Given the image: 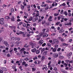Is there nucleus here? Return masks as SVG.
I'll list each match as a JSON object with an SVG mask.
<instances>
[{
  "mask_svg": "<svg viewBox=\"0 0 73 73\" xmlns=\"http://www.w3.org/2000/svg\"><path fill=\"white\" fill-rule=\"evenodd\" d=\"M25 15L26 16H28V13H25Z\"/></svg>",
  "mask_w": 73,
  "mask_h": 73,
  "instance_id": "603ef678",
  "label": "nucleus"
},
{
  "mask_svg": "<svg viewBox=\"0 0 73 73\" xmlns=\"http://www.w3.org/2000/svg\"><path fill=\"white\" fill-rule=\"evenodd\" d=\"M51 61H49V62L48 63V65H50V64H51Z\"/></svg>",
  "mask_w": 73,
  "mask_h": 73,
  "instance_id": "bf43d9fd",
  "label": "nucleus"
},
{
  "mask_svg": "<svg viewBox=\"0 0 73 73\" xmlns=\"http://www.w3.org/2000/svg\"><path fill=\"white\" fill-rule=\"evenodd\" d=\"M45 10H48L49 9V5H48L47 4L46 7L45 8Z\"/></svg>",
  "mask_w": 73,
  "mask_h": 73,
  "instance_id": "a211bd4d",
  "label": "nucleus"
},
{
  "mask_svg": "<svg viewBox=\"0 0 73 73\" xmlns=\"http://www.w3.org/2000/svg\"><path fill=\"white\" fill-rule=\"evenodd\" d=\"M43 42H44V40H40L39 41V43L38 44H39V45H42V44H43Z\"/></svg>",
  "mask_w": 73,
  "mask_h": 73,
  "instance_id": "1a4fd4ad",
  "label": "nucleus"
},
{
  "mask_svg": "<svg viewBox=\"0 0 73 73\" xmlns=\"http://www.w3.org/2000/svg\"><path fill=\"white\" fill-rule=\"evenodd\" d=\"M12 68L13 69H15V68H16V66H12Z\"/></svg>",
  "mask_w": 73,
  "mask_h": 73,
  "instance_id": "13d9d810",
  "label": "nucleus"
},
{
  "mask_svg": "<svg viewBox=\"0 0 73 73\" xmlns=\"http://www.w3.org/2000/svg\"><path fill=\"white\" fill-rule=\"evenodd\" d=\"M37 49L36 48H34L33 49H32L31 50V51L32 52H33L34 53H35V52L36 51Z\"/></svg>",
  "mask_w": 73,
  "mask_h": 73,
  "instance_id": "4468645a",
  "label": "nucleus"
},
{
  "mask_svg": "<svg viewBox=\"0 0 73 73\" xmlns=\"http://www.w3.org/2000/svg\"><path fill=\"white\" fill-rule=\"evenodd\" d=\"M65 32V30L62 28H61L60 30L58 31V32L60 33H63V32Z\"/></svg>",
  "mask_w": 73,
  "mask_h": 73,
  "instance_id": "7ed1b4c3",
  "label": "nucleus"
},
{
  "mask_svg": "<svg viewBox=\"0 0 73 73\" xmlns=\"http://www.w3.org/2000/svg\"><path fill=\"white\" fill-rule=\"evenodd\" d=\"M52 17L51 16L49 17V18L48 19V21H52Z\"/></svg>",
  "mask_w": 73,
  "mask_h": 73,
  "instance_id": "aec40b11",
  "label": "nucleus"
},
{
  "mask_svg": "<svg viewBox=\"0 0 73 73\" xmlns=\"http://www.w3.org/2000/svg\"><path fill=\"white\" fill-rule=\"evenodd\" d=\"M63 12H64V11L63 10V9L62 10L60 13V14H63Z\"/></svg>",
  "mask_w": 73,
  "mask_h": 73,
  "instance_id": "e2e57ef3",
  "label": "nucleus"
},
{
  "mask_svg": "<svg viewBox=\"0 0 73 73\" xmlns=\"http://www.w3.org/2000/svg\"><path fill=\"white\" fill-rule=\"evenodd\" d=\"M48 34H46L45 35H43V37H48Z\"/></svg>",
  "mask_w": 73,
  "mask_h": 73,
  "instance_id": "de8ad7c7",
  "label": "nucleus"
},
{
  "mask_svg": "<svg viewBox=\"0 0 73 73\" xmlns=\"http://www.w3.org/2000/svg\"><path fill=\"white\" fill-rule=\"evenodd\" d=\"M37 57L36 56L35 57L33 58L34 60H37Z\"/></svg>",
  "mask_w": 73,
  "mask_h": 73,
  "instance_id": "864d4df0",
  "label": "nucleus"
},
{
  "mask_svg": "<svg viewBox=\"0 0 73 73\" xmlns=\"http://www.w3.org/2000/svg\"><path fill=\"white\" fill-rule=\"evenodd\" d=\"M68 66L69 68V70H72L73 69V67L70 65V64H68Z\"/></svg>",
  "mask_w": 73,
  "mask_h": 73,
  "instance_id": "39448f33",
  "label": "nucleus"
},
{
  "mask_svg": "<svg viewBox=\"0 0 73 73\" xmlns=\"http://www.w3.org/2000/svg\"><path fill=\"white\" fill-rule=\"evenodd\" d=\"M21 29L23 31H25V29L24 27H22L21 28Z\"/></svg>",
  "mask_w": 73,
  "mask_h": 73,
  "instance_id": "0e129e2a",
  "label": "nucleus"
},
{
  "mask_svg": "<svg viewBox=\"0 0 73 73\" xmlns=\"http://www.w3.org/2000/svg\"><path fill=\"white\" fill-rule=\"evenodd\" d=\"M23 24V23L21 22H19V24L17 23V25L18 26H19L20 25H21L22 24Z\"/></svg>",
  "mask_w": 73,
  "mask_h": 73,
  "instance_id": "b1692460",
  "label": "nucleus"
},
{
  "mask_svg": "<svg viewBox=\"0 0 73 73\" xmlns=\"http://www.w3.org/2000/svg\"><path fill=\"white\" fill-rule=\"evenodd\" d=\"M29 33H32V34H33L34 33V32L33 31H29Z\"/></svg>",
  "mask_w": 73,
  "mask_h": 73,
  "instance_id": "f704fd0d",
  "label": "nucleus"
},
{
  "mask_svg": "<svg viewBox=\"0 0 73 73\" xmlns=\"http://www.w3.org/2000/svg\"><path fill=\"white\" fill-rule=\"evenodd\" d=\"M47 46H48V47L49 48H50V47L51 46V44H50L49 43H47Z\"/></svg>",
  "mask_w": 73,
  "mask_h": 73,
  "instance_id": "412c9836",
  "label": "nucleus"
},
{
  "mask_svg": "<svg viewBox=\"0 0 73 73\" xmlns=\"http://www.w3.org/2000/svg\"><path fill=\"white\" fill-rule=\"evenodd\" d=\"M51 49L52 50V51L53 52H56V50H57V49L56 48H53V47H51Z\"/></svg>",
  "mask_w": 73,
  "mask_h": 73,
  "instance_id": "6e6552de",
  "label": "nucleus"
},
{
  "mask_svg": "<svg viewBox=\"0 0 73 73\" xmlns=\"http://www.w3.org/2000/svg\"><path fill=\"white\" fill-rule=\"evenodd\" d=\"M1 69L4 71H7V69L5 67H1Z\"/></svg>",
  "mask_w": 73,
  "mask_h": 73,
  "instance_id": "ddd939ff",
  "label": "nucleus"
},
{
  "mask_svg": "<svg viewBox=\"0 0 73 73\" xmlns=\"http://www.w3.org/2000/svg\"><path fill=\"white\" fill-rule=\"evenodd\" d=\"M22 25H23V27H26V24L25 23H23Z\"/></svg>",
  "mask_w": 73,
  "mask_h": 73,
  "instance_id": "e433bc0d",
  "label": "nucleus"
},
{
  "mask_svg": "<svg viewBox=\"0 0 73 73\" xmlns=\"http://www.w3.org/2000/svg\"><path fill=\"white\" fill-rule=\"evenodd\" d=\"M32 20H33V18L32 17H31L29 19H27V21H32Z\"/></svg>",
  "mask_w": 73,
  "mask_h": 73,
  "instance_id": "6ab92c4d",
  "label": "nucleus"
},
{
  "mask_svg": "<svg viewBox=\"0 0 73 73\" xmlns=\"http://www.w3.org/2000/svg\"><path fill=\"white\" fill-rule=\"evenodd\" d=\"M61 48H58L57 49V51L58 52H60L61 50Z\"/></svg>",
  "mask_w": 73,
  "mask_h": 73,
  "instance_id": "58836bf2",
  "label": "nucleus"
},
{
  "mask_svg": "<svg viewBox=\"0 0 73 73\" xmlns=\"http://www.w3.org/2000/svg\"><path fill=\"white\" fill-rule=\"evenodd\" d=\"M63 14L65 16H68V13H67V12L66 11L64 12L63 13Z\"/></svg>",
  "mask_w": 73,
  "mask_h": 73,
  "instance_id": "4be33fe9",
  "label": "nucleus"
},
{
  "mask_svg": "<svg viewBox=\"0 0 73 73\" xmlns=\"http://www.w3.org/2000/svg\"><path fill=\"white\" fill-rule=\"evenodd\" d=\"M0 19V21H4V19L3 18H1Z\"/></svg>",
  "mask_w": 73,
  "mask_h": 73,
  "instance_id": "49530a36",
  "label": "nucleus"
},
{
  "mask_svg": "<svg viewBox=\"0 0 73 73\" xmlns=\"http://www.w3.org/2000/svg\"><path fill=\"white\" fill-rule=\"evenodd\" d=\"M44 58H45V57L44 56H43L41 58V60L42 61H43L44 60Z\"/></svg>",
  "mask_w": 73,
  "mask_h": 73,
  "instance_id": "09e8293b",
  "label": "nucleus"
},
{
  "mask_svg": "<svg viewBox=\"0 0 73 73\" xmlns=\"http://www.w3.org/2000/svg\"><path fill=\"white\" fill-rule=\"evenodd\" d=\"M36 54H39V53H40V50H37L36 51Z\"/></svg>",
  "mask_w": 73,
  "mask_h": 73,
  "instance_id": "5701e85b",
  "label": "nucleus"
},
{
  "mask_svg": "<svg viewBox=\"0 0 73 73\" xmlns=\"http://www.w3.org/2000/svg\"><path fill=\"white\" fill-rule=\"evenodd\" d=\"M13 52V48H10L9 49V52L10 53H11Z\"/></svg>",
  "mask_w": 73,
  "mask_h": 73,
  "instance_id": "a878e982",
  "label": "nucleus"
},
{
  "mask_svg": "<svg viewBox=\"0 0 73 73\" xmlns=\"http://www.w3.org/2000/svg\"><path fill=\"white\" fill-rule=\"evenodd\" d=\"M69 61H70V60H66V62H67V63H68V62H69Z\"/></svg>",
  "mask_w": 73,
  "mask_h": 73,
  "instance_id": "338daca9",
  "label": "nucleus"
},
{
  "mask_svg": "<svg viewBox=\"0 0 73 73\" xmlns=\"http://www.w3.org/2000/svg\"><path fill=\"white\" fill-rule=\"evenodd\" d=\"M11 21H15V17L14 16H13L11 17Z\"/></svg>",
  "mask_w": 73,
  "mask_h": 73,
  "instance_id": "f3484780",
  "label": "nucleus"
},
{
  "mask_svg": "<svg viewBox=\"0 0 73 73\" xmlns=\"http://www.w3.org/2000/svg\"><path fill=\"white\" fill-rule=\"evenodd\" d=\"M5 19H10L11 18L9 17L8 16H7L5 17Z\"/></svg>",
  "mask_w": 73,
  "mask_h": 73,
  "instance_id": "7c9ffc66",
  "label": "nucleus"
},
{
  "mask_svg": "<svg viewBox=\"0 0 73 73\" xmlns=\"http://www.w3.org/2000/svg\"><path fill=\"white\" fill-rule=\"evenodd\" d=\"M46 29H44L42 30L43 33H45V32H46L45 31H46Z\"/></svg>",
  "mask_w": 73,
  "mask_h": 73,
  "instance_id": "473e14b6",
  "label": "nucleus"
},
{
  "mask_svg": "<svg viewBox=\"0 0 73 73\" xmlns=\"http://www.w3.org/2000/svg\"><path fill=\"white\" fill-rule=\"evenodd\" d=\"M54 41H55L56 42L57 44H58L59 43V41H58V40H57L56 39H54Z\"/></svg>",
  "mask_w": 73,
  "mask_h": 73,
  "instance_id": "ea45409f",
  "label": "nucleus"
},
{
  "mask_svg": "<svg viewBox=\"0 0 73 73\" xmlns=\"http://www.w3.org/2000/svg\"><path fill=\"white\" fill-rule=\"evenodd\" d=\"M24 8H25V6H24V5H21V10L22 11L24 9Z\"/></svg>",
  "mask_w": 73,
  "mask_h": 73,
  "instance_id": "dca6fc26",
  "label": "nucleus"
},
{
  "mask_svg": "<svg viewBox=\"0 0 73 73\" xmlns=\"http://www.w3.org/2000/svg\"><path fill=\"white\" fill-rule=\"evenodd\" d=\"M60 22H57L56 23V25H58V24H60Z\"/></svg>",
  "mask_w": 73,
  "mask_h": 73,
  "instance_id": "6e6d98bb",
  "label": "nucleus"
},
{
  "mask_svg": "<svg viewBox=\"0 0 73 73\" xmlns=\"http://www.w3.org/2000/svg\"><path fill=\"white\" fill-rule=\"evenodd\" d=\"M32 72H35V70H36V68H32Z\"/></svg>",
  "mask_w": 73,
  "mask_h": 73,
  "instance_id": "72a5a7b5",
  "label": "nucleus"
},
{
  "mask_svg": "<svg viewBox=\"0 0 73 73\" xmlns=\"http://www.w3.org/2000/svg\"><path fill=\"white\" fill-rule=\"evenodd\" d=\"M26 63H27L26 62L24 61L23 62H22V65H25V64H26Z\"/></svg>",
  "mask_w": 73,
  "mask_h": 73,
  "instance_id": "c9c22d12",
  "label": "nucleus"
},
{
  "mask_svg": "<svg viewBox=\"0 0 73 73\" xmlns=\"http://www.w3.org/2000/svg\"><path fill=\"white\" fill-rule=\"evenodd\" d=\"M31 46H32L31 48H35V45H34V44H31Z\"/></svg>",
  "mask_w": 73,
  "mask_h": 73,
  "instance_id": "79ce46f5",
  "label": "nucleus"
},
{
  "mask_svg": "<svg viewBox=\"0 0 73 73\" xmlns=\"http://www.w3.org/2000/svg\"><path fill=\"white\" fill-rule=\"evenodd\" d=\"M48 51H45L43 53V54L44 55H48Z\"/></svg>",
  "mask_w": 73,
  "mask_h": 73,
  "instance_id": "9b49d317",
  "label": "nucleus"
},
{
  "mask_svg": "<svg viewBox=\"0 0 73 73\" xmlns=\"http://www.w3.org/2000/svg\"><path fill=\"white\" fill-rule=\"evenodd\" d=\"M25 36H24V37H29V36H30V35L28 34H26V33H25Z\"/></svg>",
  "mask_w": 73,
  "mask_h": 73,
  "instance_id": "bb28decb",
  "label": "nucleus"
},
{
  "mask_svg": "<svg viewBox=\"0 0 73 73\" xmlns=\"http://www.w3.org/2000/svg\"><path fill=\"white\" fill-rule=\"evenodd\" d=\"M4 43L5 46H7V47H9V45L8 44V42L7 41H5L4 42Z\"/></svg>",
  "mask_w": 73,
  "mask_h": 73,
  "instance_id": "f03ea898",
  "label": "nucleus"
},
{
  "mask_svg": "<svg viewBox=\"0 0 73 73\" xmlns=\"http://www.w3.org/2000/svg\"><path fill=\"white\" fill-rule=\"evenodd\" d=\"M38 17H36L34 19H33L32 21L33 22H35L37 20H38Z\"/></svg>",
  "mask_w": 73,
  "mask_h": 73,
  "instance_id": "2eb2a0df",
  "label": "nucleus"
},
{
  "mask_svg": "<svg viewBox=\"0 0 73 73\" xmlns=\"http://www.w3.org/2000/svg\"><path fill=\"white\" fill-rule=\"evenodd\" d=\"M64 65H65V67H66V66H68V64H66V63H65L64 64Z\"/></svg>",
  "mask_w": 73,
  "mask_h": 73,
  "instance_id": "3c124183",
  "label": "nucleus"
},
{
  "mask_svg": "<svg viewBox=\"0 0 73 73\" xmlns=\"http://www.w3.org/2000/svg\"><path fill=\"white\" fill-rule=\"evenodd\" d=\"M62 45H63V46H68V45H69V44H67L65 43H62Z\"/></svg>",
  "mask_w": 73,
  "mask_h": 73,
  "instance_id": "393cba45",
  "label": "nucleus"
},
{
  "mask_svg": "<svg viewBox=\"0 0 73 73\" xmlns=\"http://www.w3.org/2000/svg\"><path fill=\"white\" fill-rule=\"evenodd\" d=\"M0 24L2 25H3L4 24V22L3 21H0Z\"/></svg>",
  "mask_w": 73,
  "mask_h": 73,
  "instance_id": "2f4dec72",
  "label": "nucleus"
},
{
  "mask_svg": "<svg viewBox=\"0 0 73 73\" xmlns=\"http://www.w3.org/2000/svg\"><path fill=\"white\" fill-rule=\"evenodd\" d=\"M11 13H13L15 11V10L13 9V8H11Z\"/></svg>",
  "mask_w": 73,
  "mask_h": 73,
  "instance_id": "cd10ccee",
  "label": "nucleus"
},
{
  "mask_svg": "<svg viewBox=\"0 0 73 73\" xmlns=\"http://www.w3.org/2000/svg\"><path fill=\"white\" fill-rule=\"evenodd\" d=\"M45 45H46V43H44L43 44H42V46H45Z\"/></svg>",
  "mask_w": 73,
  "mask_h": 73,
  "instance_id": "c03bdc74",
  "label": "nucleus"
},
{
  "mask_svg": "<svg viewBox=\"0 0 73 73\" xmlns=\"http://www.w3.org/2000/svg\"><path fill=\"white\" fill-rule=\"evenodd\" d=\"M0 48L1 49H4L5 48H3V46H2L1 45H0Z\"/></svg>",
  "mask_w": 73,
  "mask_h": 73,
  "instance_id": "052dcab7",
  "label": "nucleus"
},
{
  "mask_svg": "<svg viewBox=\"0 0 73 73\" xmlns=\"http://www.w3.org/2000/svg\"><path fill=\"white\" fill-rule=\"evenodd\" d=\"M58 38L59 40H60L62 42H63V41H64V39L62 38V37H59Z\"/></svg>",
  "mask_w": 73,
  "mask_h": 73,
  "instance_id": "20e7f679",
  "label": "nucleus"
},
{
  "mask_svg": "<svg viewBox=\"0 0 73 73\" xmlns=\"http://www.w3.org/2000/svg\"><path fill=\"white\" fill-rule=\"evenodd\" d=\"M72 54L73 53H72V52H70V53L67 54V56H68V57H70V56H72Z\"/></svg>",
  "mask_w": 73,
  "mask_h": 73,
  "instance_id": "f8f14e48",
  "label": "nucleus"
},
{
  "mask_svg": "<svg viewBox=\"0 0 73 73\" xmlns=\"http://www.w3.org/2000/svg\"><path fill=\"white\" fill-rule=\"evenodd\" d=\"M7 57H11V55H10V54H8L6 55Z\"/></svg>",
  "mask_w": 73,
  "mask_h": 73,
  "instance_id": "a19ab883",
  "label": "nucleus"
},
{
  "mask_svg": "<svg viewBox=\"0 0 73 73\" xmlns=\"http://www.w3.org/2000/svg\"><path fill=\"white\" fill-rule=\"evenodd\" d=\"M53 56L55 58H57V57H58V53H55L53 54Z\"/></svg>",
  "mask_w": 73,
  "mask_h": 73,
  "instance_id": "0eeeda50",
  "label": "nucleus"
},
{
  "mask_svg": "<svg viewBox=\"0 0 73 73\" xmlns=\"http://www.w3.org/2000/svg\"><path fill=\"white\" fill-rule=\"evenodd\" d=\"M59 58H64V56H59Z\"/></svg>",
  "mask_w": 73,
  "mask_h": 73,
  "instance_id": "8fccbe9b",
  "label": "nucleus"
},
{
  "mask_svg": "<svg viewBox=\"0 0 73 73\" xmlns=\"http://www.w3.org/2000/svg\"><path fill=\"white\" fill-rule=\"evenodd\" d=\"M62 6H64V7H65V5H66V4L65 3H64L63 4H62Z\"/></svg>",
  "mask_w": 73,
  "mask_h": 73,
  "instance_id": "680f3d73",
  "label": "nucleus"
},
{
  "mask_svg": "<svg viewBox=\"0 0 73 73\" xmlns=\"http://www.w3.org/2000/svg\"><path fill=\"white\" fill-rule=\"evenodd\" d=\"M44 4H45L44 2H42V4L41 5V6L42 7H46V6H47V4H45L44 5Z\"/></svg>",
  "mask_w": 73,
  "mask_h": 73,
  "instance_id": "423d86ee",
  "label": "nucleus"
},
{
  "mask_svg": "<svg viewBox=\"0 0 73 73\" xmlns=\"http://www.w3.org/2000/svg\"><path fill=\"white\" fill-rule=\"evenodd\" d=\"M39 15H40V14L38 13H37V14H36L35 16V17H38Z\"/></svg>",
  "mask_w": 73,
  "mask_h": 73,
  "instance_id": "a18cd8bd",
  "label": "nucleus"
},
{
  "mask_svg": "<svg viewBox=\"0 0 73 73\" xmlns=\"http://www.w3.org/2000/svg\"><path fill=\"white\" fill-rule=\"evenodd\" d=\"M4 73V71L1 70H0V73Z\"/></svg>",
  "mask_w": 73,
  "mask_h": 73,
  "instance_id": "69168bd1",
  "label": "nucleus"
},
{
  "mask_svg": "<svg viewBox=\"0 0 73 73\" xmlns=\"http://www.w3.org/2000/svg\"><path fill=\"white\" fill-rule=\"evenodd\" d=\"M20 33L21 35H22L23 37H24V36H25V33H24V32H23V31H20Z\"/></svg>",
  "mask_w": 73,
  "mask_h": 73,
  "instance_id": "9d476101",
  "label": "nucleus"
},
{
  "mask_svg": "<svg viewBox=\"0 0 73 73\" xmlns=\"http://www.w3.org/2000/svg\"><path fill=\"white\" fill-rule=\"evenodd\" d=\"M43 68H42V70H44L45 69V70H48V68H47V66L46 65H44L43 66Z\"/></svg>",
  "mask_w": 73,
  "mask_h": 73,
  "instance_id": "f257e3e1",
  "label": "nucleus"
},
{
  "mask_svg": "<svg viewBox=\"0 0 73 73\" xmlns=\"http://www.w3.org/2000/svg\"><path fill=\"white\" fill-rule=\"evenodd\" d=\"M46 3H51V1H50L48 0H46Z\"/></svg>",
  "mask_w": 73,
  "mask_h": 73,
  "instance_id": "5fc2aeb1",
  "label": "nucleus"
},
{
  "mask_svg": "<svg viewBox=\"0 0 73 73\" xmlns=\"http://www.w3.org/2000/svg\"><path fill=\"white\" fill-rule=\"evenodd\" d=\"M17 41H20V38L17 37Z\"/></svg>",
  "mask_w": 73,
  "mask_h": 73,
  "instance_id": "4d7b16f0",
  "label": "nucleus"
},
{
  "mask_svg": "<svg viewBox=\"0 0 73 73\" xmlns=\"http://www.w3.org/2000/svg\"><path fill=\"white\" fill-rule=\"evenodd\" d=\"M25 50V48H23L21 49L20 50H21V51H24Z\"/></svg>",
  "mask_w": 73,
  "mask_h": 73,
  "instance_id": "4c0bfd02",
  "label": "nucleus"
},
{
  "mask_svg": "<svg viewBox=\"0 0 73 73\" xmlns=\"http://www.w3.org/2000/svg\"><path fill=\"white\" fill-rule=\"evenodd\" d=\"M58 44L55 45L54 46V47L55 48H56V49H57V48H58Z\"/></svg>",
  "mask_w": 73,
  "mask_h": 73,
  "instance_id": "c756f323",
  "label": "nucleus"
},
{
  "mask_svg": "<svg viewBox=\"0 0 73 73\" xmlns=\"http://www.w3.org/2000/svg\"><path fill=\"white\" fill-rule=\"evenodd\" d=\"M26 25H27V26H26V27H30V24H28V23H27Z\"/></svg>",
  "mask_w": 73,
  "mask_h": 73,
  "instance_id": "37998d69",
  "label": "nucleus"
},
{
  "mask_svg": "<svg viewBox=\"0 0 73 73\" xmlns=\"http://www.w3.org/2000/svg\"><path fill=\"white\" fill-rule=\"evenodd\" d=\"M3 62L5 64L7 63V60H5L3 61Z\"/></svg>",
  "mask_w": 73,
  "mask_h": 73,
  "instance_id": "774afa93",
  "label": "nucleus"
},
{
  "mask_svg": "<svg viewBox=\"0 0 73 73\" xmlns=\"http://www.w3.org/2000/svg\"><path fill=\"white\" fill-rule=\"evenodd\" d=\"M45 50V48H43L41 50V53H42Z\"/></svg>",
  "mask_w": 73,
  "mask_h": 73,
  "instance_id": "c85d7f7f",
  "label": "nucleus"
}]
</instances>
